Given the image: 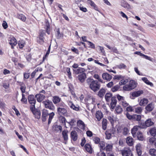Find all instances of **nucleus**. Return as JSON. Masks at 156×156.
I'll return each mask as SVG.
<instances>
[{
    "label": "nucleus",
    "instance_id": "473e14b6",
    "mask_svg": "<svg viewBox=\"0 0 156 156\" xmlns=\"http://www.w3.org/2000/svg\"><path fill=\"white\" fill-rule=\"evenodd\" d=\"M112 97V94L111 93H107L105 96V98L106 101L107 102H109L110 101V98Z\"/></svg>",
    "mask_w": 156,
    "mask_h": 156
},
{
    "label": "nucleus",
    "instance_id": "ddd939ff",
    "mask_svg": "<svg viewBox=\"0 0 156 156\" xmlns=\"http://www.w3.org/2000/svg\"><path fill=\"white\" fill-rule=\"evenodd\" d=\"M144 91L142 90H139L137 91H135L132 93L131 95L132 97H137L140 96L143 94Z\"/></svg>",
    "mask_w": 156,
    "mask_h": 156
},
{
    "label": "nucleus",
    "instance_id": "2f4dec72",
    "mask_svg": "<svg viewBox=\"0 0 156 156\" xmlns=\"http://www.w3.org/2000/svg\"><path fill=\"white\" fill-rule=\"evenodd\" d=\"M56 37L57 39H60L63 37V34H62L60 33L59 29H57V30L55 33Z\"/></svg>",
    "mask_w": 156,
    "mask_h": 156
},
{
    "label": "nucleus",
    "instance_id": "bf43d9fd",
    "mask_svg": "<svg viewBox=\"0 0 156 156\" xmlns=\"http://www.w3.org/2000/svg\"><path fill=\"white\" fill-rule=\"evenodd\" d=\"M26 86L24 84L21 85L20 87V89L21 92L23 94L25 92Z\"/></svg>",
    "mask_w": 156,
    "mask_h": 156
},
{
    "label": "nucleus",
    "instance_id": "b1692460",
    "mask_svg": "<svg viewBox=\"0 0 156 156\" xmlns=\"http://www.w3.org/2000/svg\"><path fill=\"white\" fill-rule=\"evenodd\" d=\"M154 107V104L152 103H151L146 107L145 109L148 112H151L153 110Z\"/></svg>",
    "mask_w": 156,
    "mask_h": 156
},
{
    "label": "nucleus",
    "instance_id": "3c124183",
    "mask_svg": "<svg viewBox=\"0 0 156 156\" xmlns=\"http://www.w3.org/2000/svg\"><path fill=\"white\" fill-rule=\"evenodd\" d=\"M112 145L108 144L105 147V150L107 151H112Z\"/></svg>",
    "mask_w": 156,
    "mask_h": 156
},
{
    "label": "nucleus",
    "instance_id": "c9c22d12",
    "mask_svg": "<svg viewBox=\"0 0 156 156\" xmlns=\"http://www.w3.org/2000/svg\"><path fill=\"white\" fill-rule=\"evenodd\" d=\"M107 120L106 119L104 118L102 122V129L104 130H105L107 127Z\"/></svg>",
    "mask_w": 156,
    "mask_h": 156
},
{
    "label": "nucleus",
    "instance_id": "c03bdc74",
    "mask_svg": "<svg viewBox=\"0 0 156 156\" xmlns=\"http://www.w3.org/2000/svg\"><path fill=\"white\" fill-rule=\"evenodd\" d=\"M120 86L119 85H116L113 87L111 89L112 91L115 92L117 91L120 88Z\"/></svg>",
    "mask_w": 156,
    "mask_h": 156
},
{
    "label": "nucleus",
    "instance_id": "c85d7f7f",
    "mask_svg": "<svg viewBox=\"0 0 156 156\" xmlns=\"http://www.w3.org/2000/svg\"><path fill=\"white\" fill-rule=\"evenodd\" d=\"M141 116L140 115L133 114V120L134 121L139 122L141 119Z\"/></svg>",
    "mask_w": 156,
    "mask_h": 156
},
{
    "label": "nucleus",
    "instance_id": "7c9ffc66",
    "mask_svg": "<svg viewBox=\"0 0 156 156\" xmlns=\"http://www.w3.org/2000/svg\"><path fill=\"white\" fill-rule=\"evenodd\" d=\"M129 84L130 86H131L132 89H134L137 86V83L133 80H130Z\"/></svg>",
    "mask_w": 156,
    "mask_h": 156
},
{
    "label": "nucleus",
    "instance_id": "052dcab7",
    "mask_svg": "<svg viewBox=\"0 0 156 156\" xmlns=\"http://www.w3.org/2000/svg\"><path fill=\"white\" fill-rule=\"evenodd\" d=\"M66 71L68 73L69 78V79L72 78L71 73L70 71V68H67L66 69Z\"/></svg>",
    "mask_w": 156,
    "mask_h": 156
},
{
    "label": "nucleus",
    "instance_id": "5701e85b",
    "mask_svg": "<svg viewBox=\"0 0 156 156\" xmlns=\"http://www.w3.org/2000/svg\"><path fill=\"white\" fill-rule=\"evenodd\" d=\"M133 139L131 137H128L126 139V142L129 146H131L133 145Z\"/></svg>",
    "mask_w": 156,
    "mask_h": 156
},
{
    "label": "nucleus",
    "instance_id": "cd10ccee",
    "mask_svg": "<svg viewBox=\"0 0 156 156\" xmlns=\"http://www.w3.org/2000/svg\"><path fill=\"white\" fill-rule=\"evenodd\" d=\"M57 128H58L60 132L62 131V127L60 125L58 126L57 125H54L52 126V129L55 131H57V132L58 131V130L57 129Z\"/></svg>",
    "mask_w": 156,
    "mask_h": 156
},
{
    "label": "nucleus",
    "instance_id": "1a4fd4ad",
    "mask_svg": "<svg viewBox=\"0 0 156 156\" xmlns=\"http://www.w3.org/2000/svg\"><path fill=\"white\" fill-rule=\"evenodd\" d=\"M87 77L86 74L83 73H82L78 75L77 78L80 82L83 83L84 82Z\"/></svg>",
    "mask_w": 156,
    "mask_h": 156
},
{
    "label": "nucleus",
    "instance_id": "9d476101",
    "mask_svg": "<svg viewBox=\"0 0 156 156\" xmlns=\"http://www.w3.org/2000/svg\"><path fill=\"white\" fill-rule=\"evenodd\" d=\"M117 101L115 96H114L112 97L111 99V103H110L111 108L112 109H114L117 104Z\"/></svg>",
    "mask_w": 156,
    "mask_h": 156
},
{
    "label": "nucleus",
    "instance_id": "58836bf2",
    "mask_svg": "<svg viewBox=\"0 0 156 156\" xmlns=\"http://www.w3.org/2000/svg\"><path fill=\"white\" fill-rule=\"evenodd\" d=\"M17 16L18 19H20L23 22H25L26 20V17L22 14H18L17 15Z\"/></svg>",
    "mask_w": 156,
    "mask_h": 156
},
{
    "label": "nucleus",
    "instance_id": "dca6fc26",
    "mask_svg": "<svg viewBox=\"0 0 156 156\" xmlns=\"http://www.w3.org/2000/svg\"><path fill=\"white\" fill-rule=\"evenodd\" d=\"M143 129L142 127V125L141 123V122H138V125L136 126H134L133 128L131 129V131L132 132H136V131L138 130L139 129Z\"/></svg>",
    "mask_w": 156,
    "mask_h": 156
},
{
    "label": "nucleus",
    "instance_id": "680f3d73",
    "mask_svg": "<svg viewBox=\"0 0 156 156\" xmlns=\"http://www.w3.org/2000/svg\"><path fill=\"white\" fill-rule=\"evenodd\" d=\"M59 119L61 122L63 123H64L65 125H66V119L63 116H60Z\"/></svg>",
    "mask_w": 156,
    "mask_h": 156
},
{
    "label": "nucleus",
    "instance_id": "4be33fe9",
    "mask_svg": "<svg viewBox=\"0 0 156 156\" xmlns=\"http://www.w3.org/2000/svg\"><path fill=\"white\" fill-rule=\"evenodd\" d=\"M68 131L67 130H64L62 131V134L63 139L65 141L67 142L68 140V137L67 133Z\"/></svg>",
    "mask_w": 156,
    "mask_h": 156
},
{
    "label": "nucleus",
    "instance_id": "e2e57ef3",
    "mask_svg": "<svg viewBox=\"0 0 156 156\" xmlns=\"http://www.w3.org/2000/svg\"><path fill=\"white\" fill-rule=\"evenodd\" d=\"M38 71V69L36 68L32 73L31 74V78L30 79L33 78L34 77L36 73Z\"/></svg>",
    "mask_w": 156,
    "mask_h": 156
},
{
    "label": "nucleus",
    "instance_id": "864d4df0",
    "mask_svg": "<svg viewBox=\"0 0 156 156\" xmlns=\"http://www.w3.org/2000/svg\"><path fill=\"white\" fill-rule=\"evenodd\" d=\"M46 31L48 34H49L50 33V25L48 23L46 25Z\"/></svg>",
    "mask_w": 156,
    "mask_h": 156
},
{
    "label": "nucleus",
    "instance_id": "aec40b11",
    "mask_svg": "<svg viewBox=\"0 0 156 156\" xmlns=\"http://www.w3.org/2000/svg\"><path fill=\"white\" fill-rule=\"evenodd\" d=\"M57 112L59 115H64L67 113V110L64 108L59 107L57 108Z\"/></svg>",
    "mask_w": 156,
    "mask_h": 156
},
{
    "label": "nucleus",
    "instance_id": "f8f14e48",
    "mask_svg": "<svg viewBox=\"0 0 156 156\" xmlns=\"http://www.w3.org/2000/svg\"><path fill=\"white\" fill-rule=\"evenodd\" d=\"M102 77L104 80L110 81L112 78V76L107 73H104L102 74Z\"/></svg>",
    "mask_w": 156,
    "mask_h": 156
},
{
    "label": "nucleus",
    "instance_id": "774afa93",
    "mask_svg": "<svg viewBox=\"0 0 156 156\" xmlns=\"http://www.w3.org/2000/svg\"><path fill=\"white\" fill-rule=\"evenodd\" d=\"M87 42H88V45H89V47L93 49H94L95 48V45L94 44L89 41H87Z\"/></svg>",
    "mask_w": 156,
    "mask_h": 156
},
{
    "label": "nucleus",
    "instance_id": "de8ad7c7",
    "mask_svg": "<svg viewBox=\"0 0 156 156\" xmlns=\"http://www.w3.org/2000/svg\"><path fill=\"white\" fill-rule=\"evenodd\" d=\"M40 32V33L39 37V38L40 40L41 41V42H44V38L43 37L45 34V33H44L42 31L41 32Z\"/></svg>",
    "mask_w": 156,
    "mask_h": 156
},
{
    "label": "nucleus",
    "instance_id": "8fccbe9b",
    "mask_svg": "<svg viewBox=\"0 0 156 156\" xmlns=\"http://www.w3.org/2000/svg\"><path fill=\"white\" fill-rule=\"evenodd\" d=\"M149 153L152 156L156 155V150L154 149H150L149 150Z\"/></svg>",
    "mask_w": 156,
    "mask_h": 156
},
{
    "label": "nucleus",
    "instance_id": "5fc2aeb1",
    "mask_svg": "<svg viewBox=\"0 0 156 156\" xmlns=\"http://www.w3.org/2000/svg\"><path fill=\"white\" fill-rule=\"evenodd\" d=\"M124 78V76H123L121 75H115L113 77L114 80H119L121 79H123Z\"/></svg>",
    "mask_w": 156,
    "mask_h": 156
},
{
    "label": "nucleus",
    "instance_id": "f704fd0d",
    "mask_svg": "<svg viewBox=\"0 0 156 156\" xmlns=\"http://www.w3.org/2000/svg\"><path fill=\"white\" fill-rule=\"evenodd\" d=\"M149 133L152 136L155 137L156 135V127L151 128L149 130Z\"/></svg>",
    "mask_w": 156,
    "mask_h": 156
},
{
    "label": "nucleus",
    "instance_id": "6e6d98bb",
    "mask_svg": "<svg viewBox=\"0 0 156 156\" xmlns=\"http://www.w3.org/2000/svg\"><path fill=\"white\" fill-rule=\"evenodd\" d=\"M72 103V102H71L72 104L70 106V108L74 110H75V111H78L79 110V107L75 106Z\"/></svg>",
    "mask_w": 156,
    "mask_h": 156
},
{
    "label": "nucleus",
    "instance_id": "72a5a7b5",
    "mask_svg": "<svg viewBox=\"0 0 156 156\" xmlns=\"http://www.w3.org/2000/svg\"><path fill=\"white\" fill-rule=\"evenodd\" d=\"M148 102L147 99L144 98L141 100L139 103V105L140 106H144L147 104Z\"/></svg>",
    "mask_w": 156,
    "mask_h": 156
},
{
    "label": "nucleus",
    "instance_id": "a19ab883",
    "mask_svg": "<svg viewBox=\"0 0 156 156\" xmlns=\"http://www.w3.org/2000/svg\"><path fill=\"white\" fill-rule=\"evenodd\" d=\"M122 6L124 8H126L128 9H131L130 5L127 2H124L123 3L122 5Z\"/></svg>",
    "mask_w": 156,
    "mask_h": 156
},
{
    "label": "nucleus",
    "instance_id": "f3484780",
    "mask_svg": "<svg viewBox=\"0 0 156 156\" xmlns=\"http://www.w3.org/2000/svg\"><path fill=\"white\" fill-rule=\"evenodd\" d=\"M9 44L11 45V48H13L14 46H16L17 44V42L16 38L14 37L11 38Z\"/></svg>",
    "mask_w": 156,
    "mask_h": 156
},
{
    "label": "nucleus",
    "instance_id": "e433bc0d",
    "mask_svg": "<svg viewBox=\"0 0 156 156\" xmlns=\"http://www.w3.org/2000/svg\"><path fill=\"white\" fill-rule=\"evenodd\" d=\"M142 80L146 84L150 85L151 87L154 86L153 84L151 82L149 81L146 77H143L142 78Z\"/></svg>",
    "mask_w": 156,
    "mask_h": 156
},
{
    "label": "nucleus",
    "instance_id": "0e129e2a",
    "mask_svg": "<svg viewBox=\"0 0 156 156\" xmlns=\"http://www.w3.org/2000/svg\"><path fill=\"white\" fill-rule=\"evenodd\" d=\"M126 116L127 119L130 120H133V115H130L128 112L126 113Z\"/></svg>",
    "mask_w": 156,
    "mask_h": 156
},
{
    "label": "nucleus",
    "instance_id": "412c9836",
    "mask_svg": "<svg viewBox=\"0 0 156 156\" xmlns=\"http://www.w3.org/2000/svg\"><path fill=\"white\" fill-rule=\"evenodd\" d=\"M136 136L139 140L143 141L145 140V138L143 136V133L140 131H139L137 133Z\"/></svg>",
    "mask_w": 156,
    "mask_h": 156
},
{
    "label": "nucleus",
    "instance_id": "423d86ee",
    "mask_svg": "<svg viewBox=\"0 0 156 156\" xmlns=\"http://www.w3.org/2000/svg\"><path fill=\"white\" fill-rule=\"evenodd\" d=\"M123 156H132V151L129 148H125L123 150H120Z\"/></svg>",
    "mask_w": 156,
    "mask_h": 156
},
{
    "label": "nucleus",
    "instance_id": "09e8293b",
    "mask_svg": "<svg viewBox=\"0 0 156 156\" xmlns=\"http://www.w3.org/2000/svg\"><path fill=\"white\" fill-rule=\"evenodd\" d=\"M94 77L95 79H97L99 81L101 82L102 83H105V82H103V80L100 79L99 76L98 74H95L94 75Z\"/></svg>",
    "mask_w": 156,
    "mask_h": 156
},
{
    "label": "nucleus",
    "instance_id": "49530a36",
    "mask_svg": "<svg viewBox=\"0 0 156 156\" xmlns=\"http://www.w3.org/2000/svg\"><path fill=\"white\" fill-rule=\"evenodd\" d=\"M22 98L21 100L22 102L24 104H27V99L25 97V95L23 94H22Z\"/></svg>",
    "mask_w": 156,
    "mask_h": 156
},
{
    "label": "nucleus",
    "instance_id": "20e7f679",
    "mask_svg": "<svg viewBox=\"0 0 156 156\" xmlns=\"http://www.w3.org/2000/svg\"><path fill=\"white\" fill-rule=\"evenodd\" d=\"M142 125V127L143 129H146L147 127L151 126L154 124V122L152 121L151 119H147L144 122H141Z\"/></svg>",
    "mask_w": 156,
    "mask_h": 156
},
{
    "label": "nucleus",
    "instance_id": "a18cd8bd",
    "mask_svg": "<svg viewBox=\"0 0 156 156\" xmlns=\"http://www.w3.org/2000/svg\"><path fill=\"white\" fill-rule=\"evenodd\" d=\"M18 44L20 48L22 49L25 44V42L23 41H19Z\"/></svg>",
    "mask_w": 156,
    "mask_h": 156
},
{
    "label": "nucleus",
    "instance_id": "6e6552de",
    "mask_svg": "<svg viewBox=\"0 0 156 156\" xmlns=\"http://www.w3.org/2000/svg\"><path fill=\"white\" fill-rule=\"evenodd\" d=\"M49 115L48 111L45 109H43L41 119L43 122H45L47 119V117Z\"/></svg>",
    "mask_w": 156,
    "mask_h": 156
},
{
    "label": "nucleus",
    "instance_id": "603ef678",
    "mask_svg": "<svg viewBox=\"0 0 156 156\" xmlns=\"http://www.w3.org/2000/svg\"><path fill=\"white\" fill-rule=\"evenodd\" d=\"M128 81V80L127 79H126L124 80V79H122L120 80V81L119 82V84L120 86H121L122 85H123L126 84L127 83Z\"/></svg>",
    "mask_w": 156,
    "mask_h": 156
},
{
    "label": "nucleus",
    "instance_id": "393cba45",
    "mask_svg": "<svg viewBox=\"0 0 156 156\" xmlns=\"http://www.w3.org/2000/svg\"><path fill=\"white\" fill-rule=\"evenodd\" d=\"M96 117L98 121H100L103 117V114L101 111H98L96 112Z\"/></svg>",
    "mask_w": 156,
    "mask_h": 156
},
{
    "label": "nucleus",
    "instance_id": "0eeeda50",
    "mask_svg": "<svg viewBox=\"0 0 156 156\" xmlns=\"http://www.w3.org/2000/svg\"><path fill=\"white\" fill-rule=\"evenodd\" d=\"M135 54L137 55H139L144 57L146 59L152 62H154L155 60L154 59L151 58V57L146 55L143 53H141L140 51H136L134 52Z\"/></svg>",
    "mask_w": 156,
    "mask_h": 156
},
{
    "label": "nucleus",
    "instance_id": "2eb2a0df",
    "mask_svg": "<svg viewBox=\"0 0 156 156\" xmlns=\"http://www.w3.org/2000/svg\"><path fill=\"white\" fill-rule=\"evenodd\" d=\"M70 134L71 139L74 141H76L78 138V135L76 131L75 130L72 131Z\"/></svg>",
    "mask_w": 156,
    "mask_h": 156
},
{
    "label": "nucleus",
    "instance_id": "37998d69",
    "mask_svg": "<svg viewBox=\"0 0 156 156\" xmlns=\"http://www.w3.org/2000/svg\"><path fill=\"white\" fill-rule=\"evenodd\" d=\"M142 111V107H141L136 108H135V112L138 114H141Z\"/></svg>",
    "mask_w": 156,
    "mask_h": 156
},
{
    "label": "nucleus",
    "instance_id": "338daca9",
    "mask_svg": "<svg viewBox=\"0 0 156 156\" xmlns=\"http://www.w3.org/2000/svg\"><path fill=\"white\" fill-rule=\"evenodd\" d=\"M106 136V138L108 140L110 139L111 138V136L112 134L111 132L110 133H108V132H106L105 133Z\"/></svg>",
    "mask_w": 156,
    "mask_h": 156
},
{
    "label": "nucleus",
    "instance_id": "4468645a",
    "mask_svg": "<svg viewBox=\"0 0 156 156\" xmlns=\"http://www.w3.org/2000/svg\"><path fill=\"white\" fill-rule=\"evenodd\" d=\"M73 70L75 73L76 74L82 73L86 71L85 69L81 67H79L76 69H73Z\"/></svg>",
    "mask_w": 156,
    "mask_h": 156
},
{
    "label": "nucleus",
    "instance_id": "69168bd1",
    "mask_svg": "<svg viewBox=\"0 0 156 156\" xmlns=\"http://www.w3.org/2000/svg\"><path fill=\"white\" fill-rule=\"evenodd\" d=\"M93 140L94 141V143L96 144H98L100 142V139L97 137H94Z\"/></svg>",
    "mask_w": 156,
    "mask_h": 156
},
{
    "label": "nucleus",
    "instance_id": "bb28decb",
    "mask_svg": "<svg viewBox=\"0 0 156 156\" xmlns=\"http://www.w3.org/2000/svg\"><path fill=\"white\" fill-rule=\"evenodd\" d=\"M77 126L81 129H84L85 128V124L82 120H79L77 122Z\"/></svg>",
    "mask_w": 156,
    "mask_h": 156
},
{
    "label": "nucleus",
    "instance_id": "f03ea898",
    "mask_svg": "<svg viewBox=\"0 0 156 156\" xmlns=\"http://www.w3.org/2000/svg\"><path fill=\"white\" fill-rule=\"evenodd\" d=\"M28 100L29 103L31 104L30 106V109L32 107L35 108V105L36 103V100L35 98V97L33 94H30L28 97Z\"/></svg>",
    "mask_w": 156,
    "mask_h": 156
},
{
    "label": "nucleus",
    "instance_id": "4c0bfd02",
    "mask_svg": "<svg viewBox=\"0 0 156 156\" xmlns=\"http://www.w3.org/2000/svg\"><path fill=\"white\" fill-rule=\"evenodd\" d=\"M48 115L49 117L48 120V124L49 125L51 123V120L55 115V113L54 112H52L50 114H49Z\"/></svg>",
    "mask_w": 156,
    "mask_h": 156
},
{
    "label": "nucleus",
    "instance_id": "6ab92c4d",
    "mask_svg": "<svg viewBox=\"0 0 156 156\" xmlns=\"http://www.w3.org/2000/svg\"><path fill=\"white\" fill-rule=\"evenodd\" d=\"M84 147L86 150L90 154L92 153V148L89 144L87 143L85 144Z\"/></svg>",
    "mask_w": 156,
    "mask_h": 156
},
{
    "label": "nucleus",
    "instance_id": "39448f33",
    "mask_svg": "<svg viewBox=\"0 0 156 156\" xmlns=\"http://www.w3.org/2000/svg\"><path fill=\"white\" fill-rule=\"evenodd\" d=\"M31 111L34 115L35 118L38 119H39L41 118V112L39 110H38L36 108H33L31 107L30 109Z\"/></svg>",
    "mask_w": 156,
    "mask_h": 156
},
{
    "label": "nucleus",
    "instance_id": "a878e982",
    "mask_svg": "<svg viewBox=\"0 0 156 156\" xmlns=\"http://www.w3.org/2000/svg\"><path fill=\"white\" fill-rule=\"evenodd\" d=\"M105 92V89L102 88L98 92V95L100 98H102L103 97Z\"/></svg>",
    "mask_w": 156,
    "mask_h": 156
},
{
    "label": "nucleus",
    "instance_id": "79ce46f5",
    "mask_svg": "<svg viewBox=\"0 0 156 156\" xmlns=\"http://www.w3.org/2000/svg\"><path fill=\"white\" fill-rule=\"evenodd\" d=\"M115 110L117 113L120 114L122 111V108L119 105L117 106L115 109Z\"/></svg>",
    "mask_w": 156,
    "mask_h": 156
},
{
    "label": "nucleus",
    "instance_id": "7ed1b4c3",
    "mask_svg": "<svg viewBox=\"0 0 156 156\" xmlns=\"http://www.w3.org/2000/svg\"><path fill=\"white\" fill-rule=\"evenodd\" d=\"M42 103L44 105L45 107L49 109L54 110L55 109L54 106L52 102L48 99L42 102Z\"/></svg>",
    "mask_w": 156,
    "mask_h": 156
},
{
    "label": "nucleus",
    "instance_id": "4d7b16f0",
    "mask_svg": "<svg viewBox=\"0 0 156 156\" xmlns=\"http://www.w3.org/2000/svg\"><path fill=\"white\" fill-rule=\"evenodd\" d=\"M117 67L119 69H125L126 68V66L123 63H121L120 65L117 66Z\"/></svg>",
    "mask_w": 156,
    "mask_h": 156
},
{
    "label": "nucleus",
    "instance_id": "9b49d317",
    "mask_svg": "<svg viewBox=\"0 0 156 156\" xmlns=\"http://www.w3.org/2000/svg\"><path fill=\"white\" fill-rule=\"evenodd\" d=\"M45 95L41 94H37L35 96V98H37V101L39 102H41L45 98Z\"/></svg>",
    "mask_w": 156,
    "mask_h": 156
},
{
    "label": "nucleus",
    "instance_id": "c756f323",
    "mask_svg": "<svg viewBox=\"0 0 156 156\" xmlns=\"http://www.w3.org/2000/svg\"><path fill=\"white\" fill-rule=\"evenodd\" d=\"M52 100L55 104H56L60 102L61 98L58 96H55L53 97Z\"/></svg>",
    "mask_w": 156,
    "mask_h": 156
},
{
    "label": "nucleus",
    "instance_id": "13d9d810",
    "mask_svg": "<svg viewBox=\"0 0 156 156\" xmlns=\"http://www.w3.org/2000/svg\"><path fill=\"white\" fill-rule=\"evenodd\" d=\"M12 108L15 111L16 115L18 116H19L20 115V113L19 111L18 110L16 109V108L15 107V106H13Z\"/></svg>",
    "mask_w": 156,
    "mask_h": 156
},
{
    "label": "nucleus",
    "instance_id": "ea45409f",
    "mask_svg": "<svg viewBox=\"0 0 156 156\" xmlns=\"http://www.w3.org/2000/svg\"><path fill=\"white\" fill-rule=\"evenodd\" d=\"M123 89L125 91H130L133 89L131 88V86H130L129 84H126L123 87Z\"/></svg>",
    "mask_w": 156,
    "mask_h": 156
},
{
    "label": "nucleus",
    "instance_id": "a211bd4d",
    "mask_svg": "<svg viewBox=\"0 0 156 156\" xmlns=\"http://www.w3.org/2000/svg\"><path fill=\"white\" fill-rule=\"evenodd\" d=\"M136 148L138 155L139 156H141L142 154L141 144L140 143L137 144L136 146Z\"/></svg>",
    "mask_w": 156,
    "mask_h": 156
},
{
    "label": "nucleus",
    "instance_id": "f257e3e1",
    "mask_svg": "<svg viewBox=\"0 0 156 156\" xmlns=\"http://www.w3.org/2000/svg\"><path fill=\"white\" fill-rule=\"evenodd\" d=\"M87 83L89 85L90 88L94 92L99 90L101 85L98 81L89 77L86 80Z\"/></svg>",
    "mask_w": 156,
    "mask_h": 156
}]
</instances>
